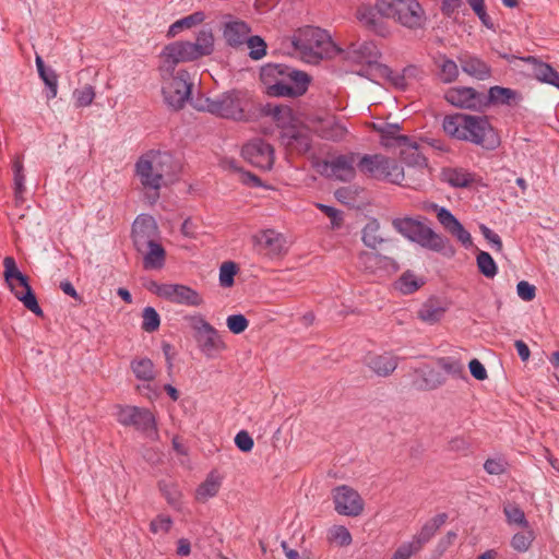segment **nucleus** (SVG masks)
<instances>
[{"label":"nucleus","mask_w":559,"mask_h":559,"mask_svg":"<svg viewBox=\"0 0 559 559\" xmlns=\"http://www.w3.org/2000/svg\"><path fill=\"white\" fill-rule=\"evenodd\" d=\"M359 154L347 153L332 157L323 164V171L328 177L340 181H352L356 177V167Z\"/></svg>","instance_id":"17"},{"label":"nucleus","mask_w":559,"mask_h":559,"mask_svg":"<svg viewBox=\"0 0 559 559\" xmlns=\"http://www.w3.org/2000/svg\"><path fill=\"white\" fill-rule=\"evenodd\" d=\"M165 299L190 307H199L203 304L202 296L195 289L182 284H168Z\"/></svg>","instance_id":"25"},{"label":"nucleus","mask_w":559,"mask_h":559,"mask_svg":"<svg viewBox=\"0 0 559 559\" xmlns=\"http://www.w3.org/2000/svg\"><path fill=\"white\" fill-rule=\"evenodd\" d=\"M36 67L40 79L49 88L48 98H55L58 91V75L51 68H47L40 56L35 58Z\"/></svg>","instance_id":"38"},{"label":"nucleus","mask_w":559,"mask_h":559,"mask_svg":"<svg viewBox=\"0 0 559 559\" xmlns=\"http://www.w3.org/2000/svg\"><path fill=\"white\" fill-rule=\"evenodd\" d=\"M401 158L407 165L408 178L405 177L402 187L418 190L425 181L427 170V158L419 151V146L409 139V142L402 144Z\"/></svg>","instance_id":"12"},{"label":"nucleus","mask_w":559,"mask_h":559,"mask_svg":"<svg viewBox=\"0 0 559 559\" xmlns=\"http://www.w3.org/2000/svg\"><path fill=\"white\" fill-rule=\"evenodd\" d=\"M346 58L356 63L372 64L380 58V51L373 41H355L347 47Z\"/></svg>","instance_id":"23"},{"label":"nucleus","mask_w":559,"mask_h":559,"mask_svg":"<svg viewBox=\"0 0 559 559\" xmlns=\"http://www.w3.org/2000/svg\"><path fill=\"white\" fill-rule=\"evenodd\" d=\"M131 369L136 379L152 381L155 379L154 364L150 358H136L131 361Z\"/></svg>","instance_id":"39"},{"label":"nucleus","mask_w":559,"mask_h":559,"mask_svg":"<svg viewBox=\"0 0 559 559\" xmlns=\"http://www.w3.org/2000/svg\"><path fill=\"white\" fill-rule=\"evenodd\" d=\"M356 17L362 26L381 37L390 34L385 19H393L413 31L423 28L426 23L425 10L417 0H377L374 7L360 5Z\"/></svg>","instance_id":"1"},{"label":"nucleus","mask_w":559,"mask_h":559,"mask_svg":"<svg viewBox=\"0 0 559 559\" xmlns=\"http://www.w3.org/2000/svg\"><path fill=\"white\" fill-rule=\"evenodd\" d=\"M250 26L243 21H230L224 24L223 38L227 46L239 49L250 34Z\"/></svg>","instance_id":"27"},{"label":"nucleus","mask_w":559,"mask_h":559,"mask_svg":"<svg viewBox=\"0 0 559 559\" xmlns=\"http://www.w3.org/2000/svg\"><path fill=\"white\" fill-rule=\"evenodd\" d=\"M293 44L298 50L318 57L329 55L335 48L328 32L314 26H306L299 29L294 36Z\"/></svg>","instance_id":"10"},{"label":"nucleus","mask_w":559,"mask_h":559,"mask_svg":"<svg viewBox=\"0 0 559 559\" xmlns=\"http://www.w3.org/2000/svg\"><path fill=\"white\" fill-rule=\"evenodd\" d=\"M439 68H440L439 76L442 82L452 83L457 79L459 67L452 59H449L445 57L442 58V61H441Z\"/></svg>","instance_id":"49"},{"label":"nucleus","mask_w":559,"mask_h":559,"mask_svg":"<svg viewBox=\"0 0 559 559\" xmlns=\"http://www.w3.org/2000/svg\"><path fill=\"white\" fill-rule=\"evenodd\" d=\"M381 257L374 252L364 251L358 255V265L365 271L373 272L377 265L380 263Z\"/></svg>","instance_id":"55"},{"label":"nucleus","mask_w":559,"mask_h":559,"mask_svg":"<svg viewBox=\"0 0 559 559\" xmlns=\"http://www.w3.org/2000/svg\"><path fill=\"white\" fill-rule=\"evenodd\" d=\"M447 309L441 300L431 297L421 305L417 311V317L427 324H435L442 320Z\"/></svg>","instance_id":"30"},{"label":"nucleus","mask_w":559,"mask_h":559,"mask_svg":"<svg viewBox=\"0 0 559 559\" xmlns=\"http://www.w3.org/2000/svg\"><path fill=\"white\" fill-rule=\"evenodd\" d=\"M518 295L524 301H531L536 296V288L534 285L530 284L526 281L519 282L516 286Z\"/></svg>","instance_id":"62"},{"label":"nucleus","mask_w":559,"mask_h":559,"mask_svg":"<svg viewBox=\"0 0 559 559\" xmlns=\"http://www.w3.org/2000/svg\"><path fill=\"white\" fill-rule=\"evenodd\" d=\"M357 169L368 178L399 186L405 180L403 167L395 159L382 154H365L358 157Z\"/></svg>","instance_id":"5"},{"label":"nucleus","mask_w":559,"mask_h":559,"mask_svg":"<svg viewBox=\"0 0 559 559\" xmlns=\"http://www.w3.org/2000/svg\"><path fill=\"white\" fill-rule=\"evenodd\" d=\"M286 145L299 154H305L311 148V138L301 130H289L285 133Z\"/></svg>","instance_id":"36"},{"label":"nucleus","mask_w":559,"mask_h":559,"mask_svg":"<svg viewBox=\"0 0 559 559\" xmlns=\"http://www.w3.org/2000/svg\"><path fill=\"white\" fill-rule=\"evenodd\" d=\"M76 107L90 106L95 98V91L92 85H85L82 88H76L73 92Z\"/></svg>","instance_id":"53"},{"label":"nucleus","mask_w":559,"mask_h":559,"mask_svg":"<svg viewBox=\"0 0 559 559\" xmlns=\"http://www.w3.org/2000/svg\"><path fill=\"white\" fill-rule=\"evenodd\" d=\"M444 99L454 107L481 111L485 109V94L473 87L455 86L450 87Z\"/></svg>","instance_id":"16"},{"label":"nucleus","mask_w":559,"mask_h":559,"mask_svg":"<svg viewBox=\"0 0 559 559\" xmlns=\"http://www.w3.org/2000/svg\"><path fill=\"white\" fill-rule=\"evenodd\" d=\"M159 74L163 81L162 93L165 103L176 110L182 108L189 99L192 88L189 73L186 70H179L176 73Z\"/></svg>","instance_id":"9"},{"label":"nucleus","mask_w":559,"mask_h":559,"mask_svg":"<svg viewBox=\"0 0 559 559\" xmlns=\"http://www.w3.org/2000/svg\"><path fill=\"white\" fill-rule=\"evenodd\" d=\"M204 19L205 15L201 11L185 16L170 25L167 36L174 37L185 28H191L192 26L201 24L204 21Z\"/></svg>","instance_id":"41"},{"label":"nucleus","mask_w":559,"mask_h":559,"mask_svg":"<svg viewBox=\"0 0 559 559\" xmlns=\"http://www.w3.org/2000/svg\"><path fill=\"white\" fill-rule=\"evenodd\" d=\"M4 281L11 293L23 302L24 307L38 317H43L44 312L37 302V298L28 283V277L23 274L16 265L13 257L3 259Z\"/></svg>","instance_id":"7"},{"label":"nucleus","mask_w":559,"mask_h":559,"mask_svg":"<svg viewBox=\"0 0 559 559\" xmlns=\"http://www.w3.org/2000/svg\"><path fill=\"white\" fill-rule=\"evenodd\" d=\"M508 462L503 457L487 459L484 463V469L489 475H502L508 469Z\"/></svg>","instance_id":"54"},{"label":"nucleus","mask_w":559,"mask_h":559,"mask_svg":"<svg viewBox=\"0 0 559 559\" xmlns=\"http://www.w3.org/2000/svg\"><path fill=\"white\" fill-rule=\"evenodd\" d=\"M260 80L269 96L295 98L307 92L311 78L283 63H266L260 70Z\"/></svg>","instance_id":"4"},{"label":"nucleus","mask_w":559,"mask_h":559,"mask_svg":"<svg viewBox=\"0 0 559 559\" xmlns=\"http://www.w3.org/2000/svg\"><path fill=\"white\" fill-rule=\"evenodd\" d=\"M241 154L252 166L269 170L274 164V148L263 139H253L242 146Z\"/></svg>","instance_id":"18"},{"label":"nucleus","mask_w":559,"mask_h":559,"mask_svg":"<svg viewBox=\"0 0 559 559\" xmlns=\"http://www.w3.org/2000/svg\"><path fill=\"white\" fill-rule=\"evenodd\" d=\"M247 44V47L249 48V57L252 60H260L266 55V43L264 39L258 35L250 36V34L247 36V39L245 41Z\"/></svg>","instance_id":"47"},{"label":"nucleus","mask_w":559,"mask_h":559,"mask_svg":"<svg viewBox=\"0 0 559 559\" xmlns=\"http://www.w3.org/2000/svg\"><path fill=\"white\" fill-rule=\"evenodd\" d=\"M14 169V195L16 202H23V194L25 192V176L23 174V165L21 162H15L13 164Z\"/></svg>","instance_id":"52"},{"label":"nucleus","mask_w":559,"mask_h":559,"mask_svg":"<svg viewBox=\"0 0 559 559\" xmlns=\"http://www.w3.org/2000/svg\"><path fill=\"white\" fill-rule=\"evenodd\" d=\"M438 366L443 369L447 373L456 378H466L465 368L462 361L454 357H440L437 359Z\"/></svg>","instance_id":"43"},{"label":"nucleus","mask_w":559,"mask_h":559,"mask_svg":"<svg viewBox=\"0 0 559 559\" xmlns=\"http://www.w3.org/2000/svg\"><path fill=\"white\" fill-rule=\"evenodd\" d=\"M191 328L195 332V341L200 350L209 358L226 349V344L218 331L211 325L202 316L189 318Z\"/></svg>","instance_id":"11"},{"label":"nucleus","mask_w":559,"mask_h":559,"mask_svg":"<svg viewBox=\"0 0 559 559\" xmlns=\"http://www.w3.org/2000/svg\"><path fill=\"white\" fill-rule=\"evenodd\" d=\"M235 444L242 452H250L254 445L252 437L245 430L239 431L235 437Z\"/></svg>","instance_id":"61"},{"label":"nucleus","mask_w":559,"mask_h":559,"mask_svg":"<svg viewBox=\"0 0 559 559\" xmlns=\"http://www.w3.org/2000/svg\"><path fill=\"white\" fill-rule=\"evenodd\" d=\"M448 515L439 513L432 519L428 520L420 531L413 536L411 542L404 543L415 554L419 552L424 546L435 536L437 531L447 522Z\"/></svg>","instance_id":"22"},{"label":"nucleus","mask_w":559,"mask_h":559,"mask_svg":"<svg viewBox=\"0 0 559 559\" xmlns=\"http://www.w3.org/2000/svg\"><path fill=\"white\" fill-rule=\"evenodd\" d=\"M179 170L180 164L169 152L151 150L142 154L135 163V175L151 203L158 200L165 178H174Z\"/></svg>","instance_id":"3"},{"label":"nucleus","mask_w":559,"mask_h":559,"mask_svg":"<svg viewBox=\"0 0 559 559\" xmlns=\"http://www.w3.org/2000/svg\"><path fill=\"white\" fill-rule=\"evenodd\" d=\"M192 50L200 59L210 56L214 51V34L210 27H203L199 31L195 43H191Z\"/></svg>","instance_id":"35"},{"label":"nucleus","mask_w":559,"mask_h":559,"mask_svg":"<svg viewBox=\"0 0 559 559\" xmlns=\"http://www.w3.org/2000/svg\"><path fill=\"white\" fill-rule=\"evenodd\" d=\"M171 525H173V520L170 519V516L158 515L151 522L150 530L154 534H156L158 532L168 533L169 530L171 528Z\"/></svg>","instance_id":"60"},{"label":"nucleus","mask_w":559,"mask_h":559,"mask_svg":"<svg viewBox=\"0 0 559 559\" xmlns=\"http://www.w3.org/2000/svg\"><path fill=\"white\" fill-rule=\"evenodd\" d=\"M459 62L464 73L477 80L484 81L491 75V68L478 57L462 55L459 57Z\"/></svg>","instance_id":"29"},{"label":"nucleus","mask_w":559,"mask_h":559,"mask_svg":"<svg viewBox=\"0 0 559 559\" xmlns=\"http://www.w3.org/2000/svg\"><path fill=\"white\" fill-rule=\"evenodd\" d=\"M333 502L335 511L341 515L358 516L364 511V500L357 490L341 485L333 490Z\"/></svg>","instance_id":"15"},{"label":"nucleus","mask_w":559,"mask_h":559,"mask_svg":"<svg viewBox=\"0 0 559 559\" xmlns=\"http://www.w3.org/2000/svg\"><path fill=\"white\" fill-rule=\"evenodd\" d=\"M534 540L535 533L531 526H528V528H524V531L515 533L512 536L510 544L514 550L519 552H526L531 548Z\"/></svg>","instance_id":"42"},{"label":"nucleus","mask_w":559,"mask_h":559,"mask_svg":"<svg viewBox=\"0 0 559 559\" xmlns=\"http://www.w3.org/2000/svg\"><path fill=\"white\" fill-rule=\"evenodd\" d=\"M160 317L153 307H145L142 312V330L152 333L158 330Z\"/></svg>","instance_id":"48"},{"label":"nucleus","mask_w":559,"mask_h":559,"mask_svg":"<svg viewBox=\"0 0 559 559\" xmlns=\"http://www.w3.org/2000/svg\"><path fill=\"white\" fill-rule=\"evenodd\" d=\"M444 133L456 141H463L485 151H495L501 145L499 131L488 116L456 112L447 115L442 121Z\"/></svg>","instance_id":"2"},{"label":"nucleus","mask_w":559,"mask_h":559,"mask_svg":"<svg viewBox=\"0 0 559 559\" xmlns=\"http://www.w3.org/2000/svg\"><path fill=\"white\" fill-rule=\"evenodd\" d=\"M309 130L323 140L338 142L345 139L347 128L335 116L316 117L309 120Z\"/></svg>","instance_id":"20"},{"label":"nucleus","mask_w":559,"mask_h":559,"mask_svg":"<svg viewBox=\"0 0 559 559\" xmlns=\"http://www.w3.org/2000/svg\"><path fill=\"white\" fill-rule=\"evenodd\" d=\"M238 272V266L233 261L222 263L219 267V283L223 287H231L235 283V275Z\"/></svg>","instance_id":"50"},{"label":"nucleus","mask_w":559,"mask_h":559,"mask_svg":"<svg viewBox=\"0 0 559 559\" xmlns=\"http://www.w3.org/2000/svg\"><path fill=\"white\" fill-rule=\"evenodd\" d=\"M227 328L234 334H240L249 325L248 319L243 314H231L226 320Z\"/></svg>","instance_id":"58"},{"label":"nucleus","mask_w":559,"mask_h":559,"mask_svg":"<svg viewBox=\"0 0 559 559\" xmlns=\"http://www.w3.org/2000/svg\"><path fill=\"white\" fill-rule=\"evenodd\" d=\"M330 539L340 546H348L353 540L349 531L343 525L334 526L330 531Z\"/></svg>","instance_id":"56"},{"label":"nucleus","mask_w":559,"mask_h":559,"mask_svg":"<svg viewBox=\"0 0 559 559\" xmlns=\"http://www.w3.org/2000/svg\"><path fill=\"white\" fill-rule=\"evenodd\" d=\"M443 177L454 188H467L475 181L474 174L464 168H448L443 171Z\"/></svg>","instance_id":"37"},{"label":"nucleus","mask_w":559,"mask_h":559,"mask_svg":"<svg viewBox=\"0 0 559 559\" xmlns=\"http://www.w3.org/2000/svg\"><path fill=\"white\" fill-rule=\"evenodd\" d=\"M198 60L191 46V41H174L166 45L160 52L159 73L164 75L175 72L176 66L180 62Z\"/></svg>","instance_id":"14"},{"label":"nucleus","mask_w":559,"mask_h":559,"mask_svg":"<svg viewBox=\"0 0 559 559\" xmlns=\"http://www.w3.org/2000/svg\"><path fill=\"white\" fill-rule=\"evenodd\" d=\"M366 366L378 377H389L396 369L399 358L391 353L372 354L365 357Z\"/></svg>","instance_id":"26"},{"label":"nucleus","mask_w":559,"mask_h":559,"mask_svg":"<svg viewBox=\"0 0 559 559\" xmlns=\"http://www.w3.org/2000/svg\"><path fill=\"white\" fill-rule=\"evenodd\" d=\"M392 224L399 233L424 248L441 251L445 247V239L419 221L404 217L395 218Z\"/></svg>","instance_id":"8"},{"label":"nucleus","mask_w":559,"mask_h":559,"mask_svg":"<svg viewBox=\"0 0 559 559\" xmlns=\"http://www.w3.org/2000/svg\"><path fill=\"white\" fill-rule=\"evenodd\" d=\"M503 513L509 525H518L522 528H528L530 523L525 516V513L516 503H506L503 506Z\"/></svg>","instance_id":"40"},{"label":"nucleus","mask_w":559,"mask_h":559,"mask_svg":"<svg viewBox=\"0 0 559 559\" xmlns=\"http://www.w3.org/2000/svg\"><path fill=\"white\" fill-rule=\"evenodd\" d=\"M377 71L381 78L385 79L394 87L405 90L408 84L407 79L414 75L416 68L407 67L402 72H396L385 64H378Z\"/></svg>","instance_id":"31"},{"label":"nucleus","mask_w":559,"mask_h":559,"mask_svg":"<svg viewBox=\"0 0 559 559\" xmlns=\"http://www.w3.org/2000/svg\"><path fill=\"white\" fill-rule=\"evenodd\" d=\"M479 229H480L484 238L493 245L496 251H498V252L502 251L503 245H502V240L498 234L492 231L489 227H487L484 224L479 226Z\"/></svg>","instance_id":"63"},{"label":"nucleus","mask_w":559,"mask_h":559,"mask_svg":"<svg viewBox=\"0 0 559 559\" xmlns=\"http://www.w3.org/2000/svg\"><path fill=\"white\" fill-rule=\"evenodd\" d=\"M445 379L437 371L430 369L424 373L421 382H416L415 385L419 390H433L442 385Z\"/></svg>","instance_id":"51"},{"label":"nucleus","mask_w":559,"mask_h":559,"mask_svg":"<svg viewBox=\"0 0 559 559\" xmlns=\"http://www.w3.org/2000/svg\"><path fill=\"white\" fill-rule=\"evenodd\" d=\"M423 285L424 281L409 271L403 273L396 283V287L405 295L415 293Z\"/></svg>","instance_id":"44"},{"label":"nucleus","mask_w":559,"mask_h":559,"mask_svg":"<svg viewBox=\"0 0 559 559\" xmlns=\"http://www.w3.org/2000/svg\"><path fill=\"white\" fill-rule=\"evenodd\" d=\"M260 250L270 258L280 257L285 251V238L273 229H266L254 236Z\"/></svg>","instance_id":"24"},{"label":"nucleus","mask_w":559,"mask_h":559,"mask_svg":"<svg viewBox=\"0 0 559 559\" xmlns=\"http://www.w3.org/2000/svg\"><path fill=\"white\" fill-rule=\"evenodd\" d=\"M251 106V97L247 91L231 90L217 97L206 99L209 112L236 121L248 119V111Z\"/></svg>","instance_id":"6"},{"label":"nucleus","mask_w":559,"mask_h":559,"mask_svg":"<svg viewBox=\"0 0 559 559\" xmlns=\"http://www.w3.org/2000/svg\"><path fill=\"white\" fill-rule=\"evenodd\" d=\"M426 210L432 211L437 214L439 223L452 236L456 237L465 247L472 245L471 234L464 228L459 219L445 207H441L436 203H429Z\"/></svg>","instance_id":"21"},{"label":"nucleus","mask_w":559,"mask_h":559,"mask_svg":"<svg viewBox=\"0 0 559 559\" xmlns=\"http://www.w3.org/2000/svg\"><path fill=\"white\" fill-rule=\"evenodd\" d=\"M399 130H400V127L397 124H386L385 127L381 128L379 131L383 139H394V140H396L399 145L406 144V142H409L408 136L397 135Z\"/></svg>","instance_id":"59"},{"label":"nucleus","mask_w":559,"mask_h":559,"mask_svg":"<svg viewBox=\"0 0 559 559\" xmlns=\"http://www.w3.org/2000/svg\"><path fill=\"white\" fill-rule=\"evenodd\" d=\"M317 207L324 213L329 218H331V223L333 226L338 227L343 221L341 211L335 207L318 203Z\"/></svg>","instance_id":"64"},{"label":"nucleus","mask_w":559,"mask_h":559,"mask_svg":"<svg viewBox=\"0 0 559 559\" xmlns=\"http://www.w3.org/2000/svg\"><path fill=\"white\" fill-rule=\"evenodd\" d=\"M222 478L216 472H211L205 480L201 483L195 490V499L199 502H206L210 498L215 497L221 488Z\"/></svg>","instance_id":"34"},{"label":"nucleus","mask_w":559,"mask_h":559,"mask_svg":"<svg viewBox=\"0 0 559 559\" xmlns=\"http://www.w3.org/2000/svg\"><path fill=\"white\" fill-rule=\"evenodd\" d=\"M379 223L377 221L368 223L362 230L364 243L372 249H376L383 242V238L379 235Z\"/></svg>","instance_id":"46"},{"label":"nucleus","mask_w":559,"mask_h":559,"mask_svg":"<svg viewBox=\"0 0 559 559\" xmlns=\"http://www.w3.org/2000/svg\"><path fill=\"white\" fill-rule=\"evenodd\" d=\"M518 99H520V95L516 91L498 85L491 86L488 94H485V108L491 104L511 105Z\"/></svg>","instance_id":"33"},{"label":"nucleus","mask_w":559,"mask_h":559,"mask_svg":"<svg viewBox=\"0 0 559 559\" xmlns=\"http://www.w3.org/2000/svg\"><path fill=\"white\" fill-rule=\"evenodd\" d=\"M141 253L143 254V267L145 270H159L165 265L166 251L157 240L151 242Z\"/></svg>","instance_id":"32"},{"label":"nucleus","mask_w":559,"mask_h":559,"mask_svg":"<svg viewBox=\"0 0 559 559\" xmlns=\"http://www.w3.org/2000/svg\"><path fill=\"white\" fill-rule=\"evenodd\" d=\"M522 61L532 66L533 74L542 83L552 85L559 90V72L549 63L534 56L522 57Z\"/></svg>","instance_id":"28"},{"label":"nucleus","mask_w":559,"mask_h":559,"mask_svg":"<svg viewBox=\"0 0 559 559\" xmlns=\"http://www.w3.org/2000/svg\"><path fill=\"white\" fill-rule=\"evenodd\" d=\"M476 262L479 272L487 278H493L497 275V264L488 252L479 251L476 257Z\"/></svg>","instance_id":"45"},{"label":"nucleus","mask_w":559,"mask_h":559,"mask_svg":"<svg viewBox=\"0 0 559 559\" xmlns=\"http://www.w3.org/2000/svg\"><path fill=\"white\" fill-rule=\"evenodd\" d=\"M158 226L151 215H139L132 225L133 245L138 252H144L151 242L157 240Z\"/></svg>","instance_id":"19"},{"label":"nucleus","mask_w":559,"mask_h":559,"mask_svg":"<svg viewBox=\"0 0 559 559\" xmlns=\"http://www.w3.org/2000/svg\"><path fill=\"white\" fill-rule=\"evenodd\" d=\"M468 4L479 17L481 23L489 29L493 28L491 17L487 14L484 0H467Z\"/></svg>","instance_id":"57"},{"label":"nucleus","mask_w":559,"mask_h":559,"mask_svg":"<svg viewBox=\"0 0 559 559\" xmlns=\"http://www.w3.org/2000/svg\"><path fill=\"white\" fill-rule=\"evenodd\" d=\"M117 420L124 427H133L148 438L155 439L158 436L155 416L147 408L119 406Z\"/></svg>","instance_id":"13"}]
</instances>
